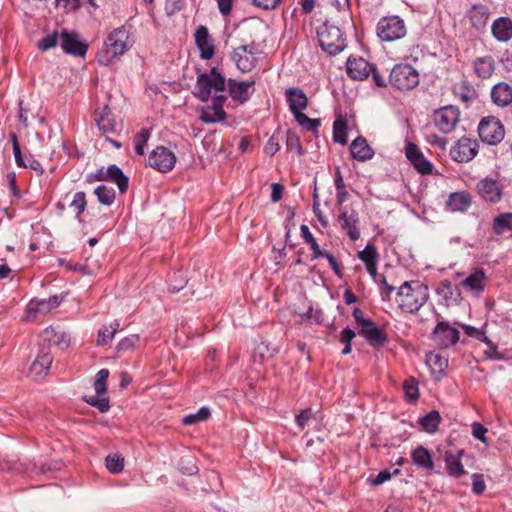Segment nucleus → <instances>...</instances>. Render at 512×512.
<instances>
[{"label":"nucleus","instance_id":"f257e3e1","mask_svg":"<svg viewBox=\"0 0 512 512\" xmlns=\"http://www.w3.org/2000/svg\"><path fill=\"white\" fill-rule=\"evenodd\" d=\"M429 299L428 287L419 282L405 281L398 289L397 303L408 313H416Z\"/></svg>","mask_w":512,"mask_h":512},{"label":"nucleus","instance_id":"f03ea898","mask_svg":"<svg viewBox=\"0 0 512 512\" xmlns=\"http://www.w3.org/2000/svg\"><path fill=\"white\" fill-rule=\"evenodd\" d=\"M128 39L129 34L125 28L112 31L105 41L104 48L97 55L98 62L109 65L114 59L123 55L129 49Z\"/></svg>","mask_w":512,"mask_h":512},{"label":"nucleus","instance_id":"7ed1b4c3","mask_svg":"<svg viewBox=\"0 0 512 512\" xmlns=\"http://www.w3.org/2000/svg\"><path fill=\"white\" fill-rule=\"evenodd\" d=\"M226 80L216 68H212L208 73H201L197 76L193 95L201 102H208L212 91L215 93L224 92Z\"/></svg>","mask_w":512,"mask_h":512},{"label":"nucleus","instance_id":"20e7f679","mask_svg":"<svg viewBox=\"0 0 512 512\" xmlns=\"http://www.w3.org/2000/svg\"><path fill=\"white\" fill-rule=\"evenodd\" d=\"M320 47L330 55H337L346 47V39L341 29L328 20L317 28Z\"/></svg>","mask_w":512,"mask_h":512},{"label":"nucleus","instance_id":"39448f33","mask_svg":"<svg viewBox=\"0 0 512 512\" xmlns=\"http://www.w3.org/2000/svg\"><path fill=\"white\" fill-rule=\"evenodd\" d=\"M389 81L401 91L411 90L419 84V74L408 64H398L391 70Z\"/></svg>","mask_w":512,"mask_h":512},{"label":"nucleus","instance_id":"423d86ee","mask_svg":"<svg viewBox=\"0 0 512 512\" xmlns=\"http://www.w3.org/2000/svg\"><path fill=\"white\" fill-rule=\"evenodd\" d=\"M480 139L490 145L500 143L505 135V129L501 121L494 116L484 117L478 125Z\"/></svg>","mask_w":512,"mask_h":512},{"label":"nucleus","instance_id":"0eeeda50","mask_svg":"<svg viewBox=\"0 0 512 512\" xmlns=\"http://www.w3.org/2000/svg\"><path fill=\"white\" fill-rule=\"evenodd\" d=\"M406 34L404 21L398 16L384 17L377 24V35L383 41H395Z\"/></svg>","mask_w":512,"mask_h":512},{"label":"nucleus","instance_id":"6e6552de","mask_svg":"<svg viewBox=\"0 0 512 512\" xmlns=\"http://www.w3.org/2000/svg\"><path fill=\"white\" fill-rule=\"evenodd\" d=\"M257 48L254 44L240 45L234 49L231 59L237 68L243 72H250L258 63Z\"/></svg>","mask_w":512,"mask_h":512},{"label":"nucleus","instance_id":"1a4fd4ad","mask_svg":"<svg viewBox=\"0 0 512 512\" xmlns=\"http://www.w3.org/2000/svg\"><path fill=\"white\" fill-rule=\"evenodd\" d=\"M175 163V154L164 146L156 147L148 157L149 166L162 173L171 171Z\"/></svg>","mask_w":512,"mask_h":512},{"label":"nucleus","instance_id":"9d476101","mask_svg":"<svg viewBox=\"0 0 512 512\" xmlns=\"http://www.w3.org/2000/svg\"><path fill=\"white\" fill-rule=\"evenodd\" d=\"M479 144L476 140L461 137L450 149L451 158L458 163L469 162L478 153Z\"/></svg>","mask_w":512,"mask_h":512},{"label":"nucleus","instance_id":"9b49d317","mask_svg":"<svg viewBox=\"0 0 512 512\" xmlns=\"http://www.w3.org/2000/svg\"><path fill=\"white\" fill-rule=\"evenodd\" d=\"M227 98L225 95H216L212 100V105L201 107L199 109V119L206 124L218 123L226 119L227 113L224 111L223 106Z\"/></svg>","mask_w":512,"mask_h":512},{"label":"nucleus","instance_id":"f8f14e48","mask_svg":"<svg viewBox=\"0 0 512 512\" xmlns=\"http://www.w3.org/2000/svg\"><path fill=\"white\" fill-rule=\"evenodd\" d=\"M433 119L441 132L450 133L459 121V110L455 106H444L434 112Z\"/></svg>","mask_w":512,"mask_h":512},{"label":"nucleus","instance_id":"ddd939ff","mask_svg":"<svg viewBox=\"0 0 512 512\" xmlns=\"http://www.w3.org/2000/svg\"><path fill=\"white\" fill-rule=\"evenodd\" d=\"M460 332L447 322H439L432 332V339L440 348H448L459 340Z\"/></svg>","mask_w":512,"mask_h":512},{"label":"nucleus","instance_id":"4468645a","mask_svg":"<svg viewBox=\"0 0 512 512\" xmlns=\"http://www.w3.org/2000/svg\"><path fill=\"white\" fill-rule=\"evenodd\" d=\"M338 221L341 228L346 231V234L351 240L356 241L360 238L359 215L355 209L343 208L338 217Z\"/></svg>","mask_w":512,"mask_h":512},{"label":"nucleus","instance_id":"2eb2a0df","mask_svg":"<svg viewBox=\"0 0 512 512\" xmlns=\"http://www.w3.org/2000/svg\"><path fill=\"white\" fill-rule=\"evenodd\" d=\"M60 45L63 51L73 56H85L88 46L79 40V37L74 32L63 30L60 34Z\"/></svg>","mask_w":512,"mask_h":512},{"label":"nucleus","instance_id":"dca6fc26","mask_svg":"<svg viewBox=\"0 0 512 512\" xmlns=\"http://www.w3.org/2000/svg\"><path fill=\"white\" fill-rule=\"evenodd\" d=\"M405 154L407 159L420 174L429 175L432 173V163L424 157L422 151L416 144L409 142L405 148Z\"/></svg>","mask_w":512,"mask_h":512},{"label":"nucleus","instance_id":"f3484780","mask_svg":"<svg viewBox=\"0 0 512 512\" xmlns=\"http://www.w3.org/2000/svg\"><path fill=\"white\" fill-rule=\"evenodd\" d=\"M254 81H236L233 79L228 80V91L231 98L243 104L247 102L251 95L254 93Z\"/></svg>","mask_w":512,"mask_h":512},{"label":"nucleus","instance_id":"a211bd4d","mask_svg":"<svg viewBox=\"0 0 512 512\" xmlns=\"http://www.w3.org/2000/svg\"><path fill=\"white\" fill-rule=\"evenodd\" d=\"M480 197L491 203H497L502 198V187L497 180L486 177L477 183Z\"/></svg>","mask_w":512,"mask_h":512},{"label":"nucleus","instance_id":"6ab92c4d","mask_svg":"<svg viewBox=\"0 0 512 512\" xmlns=\"http://www.w3.org/2000/svg\"><path fill=\"white\" fill-rule=\"evenodd\" d=\"M195 43L200 51V57L209 60L214 56V44L206 26L200 25L195 32Z\"/></svg>","mask_w":512,"mask_h":512},{"label":"nucleus","instance_id":"aec40b11","mask_svg":"<svg viewBox=\"0 0 512 512\" xmlns=\"http://www.w3.org/2000/svg\"><path fill=\"white\" fill-rule=\"evenodd\" d=\"M372 65L361 57L351 56L346 62V72L354 80H364L369 76Z\"/></svg>","mask_w":512,"mask_h":512},{"label":"nucleus","instance_id":"412c9836","mask_svg":"<svg viewBox=\"0 0 512 512\" xmlns=\"http://www.w3.org/2000/svg\"><path fill=\"white\" fill-rule=\"evenodd\" d=\"M285 97L289 110L294 117L298 115V113H303L308 106V98L300 88L292 87L286 89Z\"/></svg>","mask_w":512,"mask_h":512},{"label":"nucleus","instance_id":"4be33fe9","mask_svg":"<svg viewBox=\"0 0 512 512\" xmlns=\"http://www.w3.org/2000/svg\"><path fill=\"white\" fill-rule=\"evenodd\" d=\"M53 361L50 351L42 348L29 369V376L33 379L43 378Z\"/></svg>","mask_w":512,"mask_h":512},{"label":"nucleus","instance_id":"5701e85b","mask_svg":"<svg viewBox=\"0 0 512 512\" xmlns=\"http://www.w3.org/2000/svg\"><path fill=\"white\" fill-rule=\"evenodd\" d=\"M491 99L498 107H510L512 121V86L506 82H499L491 89Z\"/></svg>","mask_w":512,"mask_h":512},{"label":"nucleus","instance_id":"b1692460","mask_svg":"<svg viewBox=\"0 0 512 512\" xmlns=\"http://www.w3.org/2000/svg\"><path fill=\"white\" fill-rule=\"evenodd\" d=\"M359 333L373 347H383L387 341L386 333L384 330L377 327L373 320L361 327Z\"/></svg>","mask_w":512,"mask_h":512},{"label":"nucleus","instance_id":"393cba45","mask_svg":"<svg viewBox=\"0 0 512 512\" xmlns=\"http://www.w3.org/2000/svg\"><path fill=\"white\" fill-rule=\"evenodd\" d=\"M487 277L482 268H474L471 273L462 281V286L472 293L479 295L486 287Z\"/></svg>","mask_w":512,"mask_h":512},{"label":"nucleus","instance_id":"a878e982","mask_svg":"<svg viewBox=\"0 0 512 512\" xmlns=\"http://www.w3.org/2000/svg\"><path fill=\"white\" fill-rule=\"evenodd\" d=\"M472 204V197L467 191L453 192L446 201V208L451 212H465Z\"/></svg>","mask_w":512,"mask_h":512},{"label":"nucleus","instance_id":"bb28decb","mask_svg":"<svg viewBox=\"0 0 512 512\" xmlns=\"http://www.w3.org/2000/svg\"><path fill=\"white\" fill-rule=\"evenodd\" d=\"M42 337L49 346H57L62 350L70 344V336L65 331L55 327L46 328L42 333Z\"/></svg>","mask_w":512,"mask_h":512},{"label":"nucleus","instance_id":"cd10ccee","mask_svg":"<svg viewBox=\"0 0 512 512\" xmlns=\"http://www.w3.org/2000/svg\"><path fill=\"white\" fill-rule=\"evenodd\" d=\"M463 453V450H458L456 453L453 451L445 452L444 461L447 472L450 476L459 478L466 474V471L461 463V456Z\"/></svg>","mask_w":512,"mask_h":512},{"label":"nucleus","instance_id":"c85d7f7f","mask_svg":"<svg viewBox=\"0 0 512 512\" xmlns=\"http://www.w3.org/2000/svg\"><path fill=\"white\" fill-rule=\"evenodd\" d=\"M350 152L353 159L360 162L370 160L374 156L373 149L362 136H359L352 141L350 145Z\"/></svg>","mask_w":512,"mask_h":512},{"label":"nucleus","instance_id":"c756f323","mask_svg":"<svg viewBox=\"0 0 512 512\" xmlns=\"http://www.w3.org/2000/svg\"><path fill=\"white\" fill-rule=\"evenodd\" d=\"M95 122L103 133H112L116 131V121L111 109L108 106L103 107L95 113Z\"/></svg>","mask_w":512,"mask_h":512},{"label":"nucleus","instance_id":"7c9ffc66","mask_svg":"<svg viewBox=\"0 0 512 512\" xmlns=\"http://www.w3.org/2000/svg\"><path fill=\"white\" fill-rule=\"evenodd\" d=\"M493 36L501 42H507L512 38V20L508 17L496 19L491 27Z\"/></svg>","mask_w":512,"mask_h":512},{"label":"nucleus","instance_id":"2f4dec72","mask_svg":"<svg viewBox=\"0 0 512 512\" xmlns=\"http://www.w3.org/2000/svg\"><path fill=\"white\" fill-rule=\"evenodd\" d=\"M105 173L107 181H111L118 186L120 193H125L128 189L129 179L123 171L115 164L109 165Z\"/></svg>","mask_w":512,"mask_h":512},{"label":"nucleus","instance_id":"473e14b6","mask_svg":"<svg viewBox=\"0 0 512 512\" xmlns=\"http://www.w3.org/2000/svg\"><path fill=\"white\" fill-rule=\"evenodd\" d=\"M413 463L423 469L432 470L434 463L430 452L422 445L417 446L411 453Z\"/></svg>","mask_w":512,"mask_h":512},{"label":"nucleus","instance_id":"72a5a7b5","mask_svg":"<svg viewBox=\"0 0 512 512\" xmlns=\"http://www.w3.org/2000/svg\"><path fill=\"white\" fill-rule=\"evenodd\" d=\"M495 70L492 56L479 57L474 61V71L482 79L490 78Z\"/></svg>","mask_w":512,"mask_h":512},{"label":"nucleus","instance_id":"f704fd0d","mask_svg":"<svg viewBox=\"0 0 512 512\" xmlns=\"http://www.w3.org/2000/svg\"><path fill=\"white\" fill-rule=\"evenodd\" d=\"M489 16L490 13L486 6L475 5L471 9L469 17L472 26L477 30H481L486 26Z\"/></svg>","mask_w":512,"mask_h":512},{"label":"nucleus","instance_id":"c9c22d12","mask_svg":"<svg viewBox=\"0 0 512 512\" xmlns=\"http://www.w3.org/2000/svg\"><path fill=\"white\" fill-rule=\"evenodd\" d=\"M334 185L336 188V204L338 206H342L343 203L348 199L349 193L346 189V185L344 183L343 175L341 168L339 166L335 167L334 171Z\"/></svg>","mask_w":512,"mask_h":512},{"label":"nucleus","instance_id":"e433bc0d","mask_svg":"<svg viewBox=\"0 0 512 512\" xmlns=\"http://www.w3.org/2000/svg\"><path fill=\"white\" fill-rule=\"evenodd\" d=\"M51 310V306L47 299H32L27 305L29 318H35L37 314H47Z\"/></svg>","mask_w":512,"mask_h":512},{"label":"nucleus","instance_id":"4c0bfd02","mask_svg":"<svg viewBox=\"0 0 512 512\" xmlns=\"http://www.w3.org/2000/svg\"><path fill=\"white\" fill-rule=\"evenodd\" d=\"M119 327H120L119 320H114L109 325L103 326L98 333V339H97L98 344L106 345L110 341H112V339L114 338Z\"/></svg>","mask_w":512,"mask_h":512},{"label":"nucleus","instance_id":"58836bf2","mask_svg":"<svg viewBox=\"0 0 512 512\" xmlns=\"http://www.w3.org/2000/svg\"><path fill=\"white\" fill-rule=\"evenodd\" d=\"M512 229V213L505 212L496 216L493 220V231L495 234L500 235L506 230Z\"/></svg>","mask_w":512,"mask_h":512},{"label":"nucleus","instance_id":"ea45409f","mask_svg":"<svg viewBox=\"0 0 512 512\" xmlns=\"http://www.w3.org/2000/svg\"><path fill=\"white\" fill-rule=\"evenodd\" d=\"M441 421V416L438 411L432 410L420 419L422 429L428 433H434Z\"/></svg>","mask_w":512,"mask_h":512},{"label":"nucleus","instance_id":"a19ab883","mask_svg":"<svg viewBox=\"0 0 512 512\" xmlns=\"http://www.w3.org/2000/svg\"><path fill=\"white\" fill-rule=\"evenodd\" d=\"M97 200L106 206H111L115 201V190L106 185H99L94 189Z\"/></svg>","mask_w":512,"mask_h":512},{"label":"nucleus","instance_id":"79ce46f5","mask_svg":"<svg viewBox=\"0 0 512 512\" xmlns=\"http://www.w3.org/2000/svg\"><path fill=\"white\" fill-rule=\"evenodd\" d=\"M300 231H301V235H302V238L304 239V241L309 244L310 246V249L312 250L313 252V257L314 258H320L321 255H322V252L324 250H322L315 237L313 236V234L310 232L309 228L307 225L303 224L301 225L300 227Z\"/></svg>","mask_w":512,"mask_h":512},{"label":"nucleus","instance_id":"37998d69","mask_svg":"<svg viewBox=\"0 0 512 512\" xmlns=\"http://www.w3.org/2000/svg\"><path fill=\"white\" fill-rule=\"evenodd\" d=\"M333 139L336 143L345 145L347 143V126L346 122L337 119L333 124Z\"/></svg>","mask_w":512,"mask_h":512},{"label":"nucleus","instance_id":"c03bdc74","mask_svg":"<svg viewBox=\"0 0 512 512\" xmlns=\"http://www.w3.org/2000/svg\"><path fill=\"white\" fill-rule=\"evenodd\" d=\"M294 118L296 122L306 130L313 133L318 132V129L321 124L319 119L309 118L304 112L298 113V115H296Z\"/></svg>","mask_w":512,"mask_h":512},{"label":"nucleus","instance_id":"a18cd8bd","mask_svg":"<svg viewBox=\"0 0 512 512\" xmlns=\"http://www.w3.org/2000/svg\"><path fill=\"white\" fill-rule=\"evenodd\" d=\"M211 415L210 409L208 407H201L196 413H192L189 415H186L182 423L184 425H192L196 424L201 421L207 420Z\"/></svg>","mask_w":512,"mask_h":512},{"label":"nucleus","instance_id":"49530a36","mask_svg":"<svg viewBox=\"0 0 512 512\" xmlns=\"http://www.w3.org/2000/svg\"><path fill=\"white\" fill-rule=\"evenodd\" d=\"M87 206L86 195L83 191H78L74 194L73 199L70 203V207H72L76 212V218L80 220L81 214L85 211Z\"/></svg>","mask_w":512,"mask_h":512},{"label":"nucleus","instance_id":"de8ad7c7","mask_svg":"<svg viewBox=\"0 0 512 512\" xmlns=\"http://www.w3.org/2000/svg\"><path fill=\"white\" fill-rule=\"evenodd\" d=\"M150 138V131L142 128L134 137V148L138 155L144 154V148Z\"/></svg>","mask_w":512,"mask_h":512},{"label":"nucleus","instance_id":"09e8293b","mask_svg":"<svg viewBox=\"0 0 512 512\" xmlns=\"http://www.w3.org/2000/svg\"><path fill=\"white\" fill-rule=\"evenodd\" d=\"M106 468L113 474L120 473L124 468V458L120 455H108L106 457Z\"/></svg>","mask_w":512,"mask_h":512},{"label":"nucleus","instance_id":"8fccbe9b","mask_svg":"<svg viewBox=\"0 0 512 512\" xmlns=\"http://www.w3.org/2000/svg\"><path fill=\"white\" fill-rule=\"evenodd\" d=\"M286 146L289 151L296 153L297 155L303 154V148L299 136L292 131L287 132Z\"/></svg>","mask_w":512,"mask_h":512},{"label":"nucleus","instance_id":"3c124183","mask_svg":"<svg viewBox=\"0 0 512 512\" xmlns=\"http://www.w3.org/2000/svg\"><path fill=\"white\" fill-rule=\"evenodd\" d=\"M108 377V369H101L97 372L94 382V389L97 395H102L107 391L106 381Z\"/></svg>","mask_w":512,"mask_h":512},{"label":"nucleus","instance_id":"603ef678","mask_svg":"<svg viewBox=\"0 0 512 512\" xmlns=\"http://www.w3.org/2000/svg\"><path fill=\"white\" fill-rule=\"evenodd\" d=\"M85 401L93 407H96L101 413L107 412L110 408L109 399L99 397V395L86 397Z\"/></svg>","mask_w":512,"mask_h":512},{"label":"nucleus","instance_id":"864d4df0","mask_svg":"<svg viewBox=\"0 0 512 512\" xmlns=\"http://www.w3.org/2000/svg\"><path fill=\"white\" fill-rule=\"evenodd\" d=\"M358 257L365 263H373L378 260V253L374 245L368 244L364 250L360 251Z\"/></svg>","mask_w":512,"mask_h":512},{"label":"nucleus","instance_id":"5fc2aeb1","mask_svg":"<svg viewBox=\"0 0 512 512\" xmlns=\"http://www.w3.org/2000/svg\"><path fill=\"white\" fill-rule=\"evenodd\" d=\"M139 335L132 334L123 338L116 346L118 352H126L132 350L139 342Z\"/></svg>","mask_w":512,"mask_h":512},{"label":"nucleus","instance_id":"6e6d98bb","mask_svg":"<svg viewBox=\"0 0 512 512\" xmlns=\"http://www.w3.org/2000/svg\"><path fill=\"white\" fill-rule=\"evenodd\" d=\"M403 388L405 391V395L409 401L413 402L418 399V384L414 379L405 381Z\"/></svg>","mask_w":512,"mask_h":512},{"label":"nucleus","instance_id":"4d7b16f0","mask_svg":"<svg viewBox=\"0 0 512 512\" xmlns=\"http://www.w3.org/2000/svg\"><path fill=\"white\" fill-rule=\"evenodd\" d=\"M58 39L57 32L51 33L39 41L38 48L43 51L53 48L58 44Z\"/></svg>","mask_w":512,"mask_h":512},{"label":"nucleus","instance_id":"13d9d810","mask_svg":"<svg viewBox=\"0 0 512 512\" xmlns=\"http://www.w3.org/2000/svg\"><path fill=\"white\" fill-rule=\"evenodd\" d=\"M472 491L473 493L480 495L486 489V484L482 474L474 473L472 476Z\"/></svg>","mask_w":512,"mask_h":512},{"label":"nucleus","instance_id":"bf43d9fd","mask_svg":"<svg viewBox=\"0 0 512 512\" xmlns=\"http://www.w3.org/2000/svg\"><path fill=\"white\" fill-rule=\"evenodd\" d=\"M314 416L312 410L310 408L301 410L298 414H296V423L300 429H304L306 424L312 419Z\"/></svg>","mask_w":512,"mask_h":512},{"label":"nucleus","instance_id":"052dcab7","mask_svg":"<svg viewBox=\"0 0 512 512\" xmlns=\"http://www.w3.org/2000/svg\"><path fill=\"white\" fill-rule=\"evenodd\" d=\"M377 283L380 286L382 299L390 300V295L395 290V287L387 283L385 276H381Z\"/></svg>","mask_w":512,"mask_h":512},{"label":"nucleus","instance_id":"680f3d73","mask_svg":"<svg viewBox=\"0 0 512 512\" xmlns=\"http://www.w3.org/2000/svg\"><path fill=\"white\" fill-rule=\"evenodd\" d=\"M313 212H314L316 218L318 219V221L321 223V225L323 227H326L328 223L320 209V204H319L318 194H317L316 189L314 190V193H313Z\"/></svg>","mask_w":512,"mask_h":512},{"label":"nucleus","instance_id":"e2e57ef3","mask_svg":"<svg viewBox=\"0 0 512 512\" xmlns=\"http://www.w3.org/2000/svg\"><path fill=\"white\" fill-rule=\"evenodd\" d=\"M252 4L263 10H274L276 9L282 0H251Z\"/></svg>","mask_w":512,"mask_h":512},{"label":"nucleus","instance_id":"0e129e2a","mask_svg":"<svg viewBox=\"0 0 512 512\" xmlns=\"http://www.w3.org/2000/svg\"><path fill=\"white\" fill-rule=\"evenodd\" d=\"M321 257H325L330 265V267L332 268V270L334 271V273L338 276V277H342V269H341V266L340 264L337 262L336 258L329 252L327 251H323L322 252V255Z\"/></svg>","mask_w":512,"mask_h":512},{"label":"nucleus","instance_id":"69168bd1","mask_svg":"<svg viewBox=\"0 0 512 512\" xmlns=\"http://www.w3.org/2000/svg\"><path fill=\"white\" fill-rule=\"evenodd\" d=\"M464 332L469 337L476 338L484 343L489 339L488 337L485 336V333L482 330L475 328L473 326H470V325L464 326Z\"/></svg>","mask_w":512,"mask_h":512},{"label":"nucleus","instance_id":"338daca9","mask_svg":"<svg viewBox=\"0 0 512 512\" xmlns=\"http://www.w3.org/2000/svg\"><path fill=\"white\" fill-rule=\"evenodd\" d=\"M485 343L488 346V350L485 351V354H486L487 358L493 359V360H503V359H505L504 355L497 350L496 346L494 345V343L490 339H488Z\"/></svg>","mask_w":512,"mask_h":512},{"label":"nucleus","instance_id":"774afa93","mask_svg":"<svg viewBox=\"0 0 512 512\" xmlns=\"http://www.w3.org/2000/svg\"><path fill=\"white\" fill-rule=\"evenodd\" d=\"M105 170L106 168L101 167L96 172L87 174L86 182L91 184L98 181H107Z\"/></svg>","mask_w":512,"mask_h":512}]
</instances>
